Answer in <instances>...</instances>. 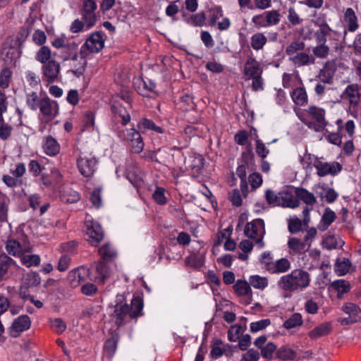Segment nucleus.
<instances>
[{"label": "nucleus", "mask_w": 361, "mask_h": 361, "mask_svg": "<svg viewBox=\"0 0 361 361\" xmlns=\"http://www.w3.org/2000/svg\"><path fill=\"white\" fill-rule=\"evenodd\" d=\"M51 59V50L47 47H42L36 54V59L42 63H46Z\"/></svg>", "instance_id": "50"}, {"label": "nucleus", "mask_w": 361, "mask_h": 361, "mask_svg": "<svg viewBox=\"0 0 361 361\" xmlns=\"http://www.w3.org/2000/svg\"><path fill=\"white\" fill-rule=\"evenodd\" d=\"M116 347H117L116 341L114 338H111L107 339L105 341L104 345V352L108 355V356L112 357L116 350Z\"/></svg>", "instance_id": "59"}, {"label": "nucleus", "mask_w": 361, "mask_h": 361, "mask_svg": "<svg viewBox=\"0 0 361 361\" xmlns=\"http://www.w3.org/2000/svg\"><path fill=\"white\" fill-rule=\"evenodd\" d=\"M291 60L295 66H302L314 63L315 59L313 56H310L305 52H300L291 58Z\"/></svg>", "instance_id": "33"}, {"label": "nucleus", "mask_w": 361, "mask_h": 361, "mask_svg": "<svg viewBox=\"0 0 361 361\" xmlns=\"http://www.w3.org/2000/svg\"><path fill=\"white\" fill-rule=\"evenodd\" d=\"M204 263V258L196 255H190L185 259L186 265L195 269L201 268Z\"/></svg>", "instance_id": "47"}, {"label": "nucleus", "mask_w": 361, "mask_h": 361, "mask_svg": "<svg viewBox=\"0 0 361 361\" xmlns=\"http://www.w3.org/2000/svg\"><path fill=\"white\" fill-rule=\"evenodd\" d=\"M351 267V262L348 258L338 259L335 263L334 270L338 276L347 274Z\"/></svg>", "instance_id": "38"}, {"label": "nucleus", "mask_w": 361, "mask_h": 361, "mask_svg": "<svg viewBox=\"0 0 361 361\" xmlns=\"http://www.w3.org/2000/svg\"><path fill=\"white\" fill-rule=\"evenodd\" d=\"M267 39L266 36L261 32L254 34L251 37V47L255 50H260L266 44Z\"/></svg>", "instance_id": "39"}, {"label": "nucleus", "mask_w": 361, "mask_h": 361, "mask_svg": "<svg viewBox=\"0 0 361 361\" xmlns=\"http://www.w3.org/2000/svg\"><path fill=\"white\" fill-rule=\"evenodd\" d=\"M188 161L189 168L197 173H200L204 167V159L200 154H194Z\"/></svg>", "instance_id": "34"}, {"label": "nucleus", "mask_w": 361, "mask_h": 361, "mask_svg": "<svg viewBox=\"0 0 361 361\" xmlns=\"http://www.w3.org/2000/svg\"><path fill=\"white\" fill-rule=\"evenodd\" d=\"M138 169L129 166L126 169V176L127 179L135 186L138 187L140 183V178L138 175Z\"/></svg>", "instance_id": "43"}, {"label": "nucleus", "mask_w": 361, "mask_h": 361, "mask_svg": "<svg viewBox=\"0 0 361 361\" xmlns=\"http://www.w3.org/2000/svg\"><path fill=\"white\" fill-rule=\"evenodd\" d=\"M344 21L348 24V30L355 32L358 28L357 18L352 8H348L344 13Z\"/></svg>", "instance_id": "31"}, {"label": "nucleus", "mask_w": 361, "mask_h": 361, "mask_svg": "<svg viewBox=\"0 0 361 361\" xmlns=\"http://www.w3.org/2000/svg\"><path fill=\"white\" fill-rule=\"evenodd\" d=\"M59 73V65L55 61L51 60L44 66V75L49 80L55 79Z\"/></svg>", "instance_id": "36"}, {"label": "nucleus", "mask_w": 361, "mask_h": 361, "mask_svg": "<svg viewBox=\"0 0 361 361\" xmlns=\"http://www.w3.org/2000/svg\"><path fill=\"white\" fill-rule=\"evenodd\" d=\"M183 20L189 25L193 27H202L206 20V15L204 12H200L192 15L183 14Z\"/></svg>", "instance_id": "23"}, {"label": "nucleus", "mask_w": 361, "mask_h": 361, "mask_svg": "<svg viewBox=\"0 0 361 361\" xmlns=\"http://www.w3.org/2000/svg\"><path fill=\"white\" fill-rule=\"evenodd\" d=\"M13 265L17 266L15 260L5 253L0 255V281L4 280L8 269Z\"/></svg>", "instance_id": "25"}, {"label": "nucleus", "mask_w": 361, "mask_h": 361, "mask_svg": "<svg viewBox=\"0 0 361 361\" xmlns=\"http://www.w3.org/2000/svg\"><path fill=\"white\" fill-rule=\"evenodd\" d=\"M24 82L29 88H41V80L39 75L32 71H27L25 73Z\"/></svg>", "instance_id": "32"}, {"label": "nucleus", "mask_w": 361, "mask_h": 361, "mask_svg": "<svg viewBox=\"0 0 361 361\" xmlns=\"http://www.w3.org/2000/svg\"><path fill=\"white\" fill-rule=\"evenodd\" d=\"M112 111L116 118H121V124L123 126L127 125L130 121V116L127 111L126 107H123L121 104H112Z\"/></svg>", "instance_id": "28"}, {"label": "nucleus", "mask_w": 361, "mask_h": 361, "mask_svg": "<svg viewBox=\"0 0 361 361\" xmlns=\"http://www.w3.org/2000/svg\"><path fill=\"white\" fill-rule=\"evenodd\" d=\"M271 321L269 319H264L259 321L252 322L250 324V331L253 333L261 331L269 325H270Z\"/></svg>", "instance_id": "62"}, {"label": "nucleus", "mask_w": 361, "mask_h": 361, "mask_svg": "<svg viewBox=\"0 0 361 361\" xmlns=\"http://www.w3.org/2000/svg\"><path fill=\"white\" fill-rule=\"evenodd\" d=\"M107 262L100 259L89 269L92 271L90 275V279L99 283H104L110 276V269L107 266Z\"/></svg>", "instance_id": "6"}, {"label": "nucleus", "mask_w": 361, "mask_h": 361, "mask_svg": "<svg viewBox=\"0 0 361 361\" xmlns=\"http://www.w3.org/2000/svg\"><path fill=\"white\" fill-rule=\"evenodd\" d=\"M97 8L94 0H83L82 16L88 28L92 27L97 20L95 11Z\"/></svg>", "instance_id": "7"}, {"label": "nucleus", "mask_w": 361, "mask_h": 361, "mask_svg": "<svg viewBox=\"0 0 361 361\" xmlns=\"http://www.w3.org/2000/svg\"><path fill=\"white\" fill-rule=\"evenodd\" d=\"M87 241L92 245H97L104 238V231L101 225L94 221L87 224Z\"/></svg>", "instance_id": "11"}, {"label": "nucleus", "mask_w": 361, "mask_h": 361, "mask_svg": "<svg viewBox=\"0 0 361 361\" xmlns=\"http://www.w3.org/2000/svg\"><path fill=\"white\" fill-rule=\"evenodd\" d=\"M20 47V45L19 44V42H16L13 35L7 37L4 44V49H8L6 53V57H8L9 55H11V61H13L14 66L16 65V60L20 56V53L18 49Z\"/></svg>", "instance_id": "16"}, {"label": "nucleus", "mask_w": 361, "mask_h": 361, "mask_svg": "<svg viewBox=\"0 0 361 361\" xmlns=\"http://www.w3.org/2000/svg\"><path fill=\"white\" fill-rule=\"evenodd\" d=\"M290 274L298 290H302L310 286V275L307 271L301 269H296L293 270Z\"/></svg>", "instance_id": "14"}, {"label": "nucleus", "mask_w": 361, "mask_h": 361, "mask_svg": "<svg viewBox=\"0 0 361 361\" xmlns=\"http://www.w3.org/2000/svg\"><path fill=\"white\" fill-rule=\"evenodd\" d=\"M235 293L239 295H247L251 292L250 284L241 280H238L233 286Z\"/></svg>", "instance_id": "45"}, {"label": "nucleus", "mask_w": 361, "mask_h": 361, "mask_svg": "<svg viewBox=\"0 0 361 361\" xmlns=\"http://www.w3.org/2000/svg\"><path fill=\"white\" fill-rule=\"evenodd\" d=\"M290 96L297 105L303 106L307 103V92H290Z\"/></svg>", "instance_id": "51"}, {"label": "nucleus", "mask_w": 361, "mask_h": 361, "mask_svg": "<svg viewBox=\"0 0 361 361\" xmlns=\"http://www.w3.org/2000/svg\"><path fill=\"white\" fill-rule=\"evenodd\" d=\"M39 109L42 114L40 118H44L45 123H50L59 114V105L57 102L51 100L48 97L41 104Z\"/></svg>", "instance_id": "8"}, {"label": "nucleus", "mask_w": 361, "mask_h": 361, "mask_svg": "<svg viewBox=\"0 0 361 361\" xmlns=\"http://www.w3.org/2000/svg\"><path fill=\"white\" fill-rule=\"evenodd\" d=\"M277 285L279 288L286 292H293L298 290L290 273L282 276L279 280Z\"/></svg>", "instance_id": "30"}, {"label": "nucleus", "mask_w": 361, "mask_h": 361, "mask_svg": "<svg viewBox=\"0 0 361 361\" xmlns=\"http://www.w3.org/2000/svg\"><path fill=\"white\" fill-rule=\"evenodd\" d=\"M299 204V200L295 198L291 192L288 191H282L280 192L279 206L295 208L298 207Z\"/></svg>", "instance_id": "22"}, {"label": "nucleus", "mask_w": 361, "mask_h": 361, "mask_svg": "<svg viewBox=\"0 0 361 361\" xmlns=\"http://www.w3.org/2000/svg\"><path fill=\"white\" fill-rule=\"evenodd\" d=\"M265 199L269 204L279 206L280 192L276 195L273 190L268 189L265 192Z\"/></svg>", "instance_id": "56"}, {"label": "nucleus", "mask_w": 361, "mask_h": 361, "mask_svg": "<svg viewBox=\"0 0 361 361\" xmlns=\"http://www.w3.org/2000/svg\"><path fill=\"white\" fill-rule=\"evenodd\" d=\"M288 247L290 249V254L295 255L305 253L310 250L311 246L309 243L305 241V239L301 241L297 238L291 237L288 239Z\"/></svg>", "instance_id": "17"}, {"label": "nucleus", "mask_w": 361, "mask_h": 361, "mask_svg": "<svg viewBox=\"0 0 361 361\" xmlns=\"http://www.w3.org/2000/svg\"><path fill=\"white\" fill-rule=\"evenodd\" d=\"M312 118L317 123L322 126L324 128L327 125V122L325 119V111L322 108H318L315 106H311L309 107L308 111Z\"/></svg>", "instance_id": "27"}, {"label": "nucleus", "mask_w": 361, "mask_h": 361, "mask_svg": "<svg viewBox=\"0 0 361 361\" xmlns=\"http://www.w3.org/2000/svg\"><path fill=\"white\" fill-rule=\"evenodd\" d=\"M30 326L31 321L30 317L26 314L20 315L12 323L11 336L13 338H16L19 336L20 333L29 329Z\"/></svg>", "instance_id": "12"}, {"label": "nucleus", "mask_w": 361, "mask_h": 361, "mask_svg": "<svg viewBox=\"0 0 361 361\" xmlns=\"http://www.w3.org/2000/svg\"><path fill=\"white\" fill-rule=\"evenodd\" d=\"M143 301L140 297H134L130 305L126 302L124 295L118 294L116 298L114 312L111 317L118 326L124 325L130 319H136L142 314Z\"/></svg>", "instance_id": "1"}, {"label": "nucleus", "mask_w": 361, "mask_h": 361, "mask_svg": "<svg viewBox=\"0 0 361 361\" xmlns=\"http://www.w3.org/2000/svg\"><path fill=\"white\" fill-rule=\"evenodd\" d=\"M94 114L92 111H88L85 113L82 125V130H90L92 128L94 125Z\"/></svg>", "instance_id": "63"}, {"label": "nucleus", "mask_w": 361, "mask_h": 361, "mask_svg": "<svg viewBox=\"0 0 361 361\" xmlns=\"http://www.w3.org/2000/svg\"><path fill=\"white\" fill-rule=\"evenodd\" d=\"M343 310L348 314L354 321H360L361 319V310L359 307L352 302L346 303L343 307Z\"/></svg>", "instance_id": "37"}, {"label": "nucleus", "mask_w": 361, "mask_h": 361, "mask_svg": "<svg viewBox=\"0 0 361 361\" xmlns=\"http://www.w3.org/2000/svg\"><path fill=\"white\" fill-rule=\"evenodd\" d=\"M137 130L141 133H145L147 130H152L158 133H162L164 130L159 127L157 126L155 123L147 118H142L139 123H137Z\"/></svg>", "instance_id": "35"}, {"label": "nucleus", "mask_w": 361, "mask_h": 361, "mask_svg": "<svg viewBox=\"0 0 361 361\" xmlns=\"http://www.w3.org/2000/svg\"><path fill=\"white\" fill-rule=\"evenodd\" d=\"M77 45L73 43L70 47V54L64 56V60H71L72 62L71 66L74 68L72 72L79 76L82 75L85 71V66L86 64V59L80 54L78 55L76 53Z\"/></svg>", "instance_id": "5"}, {"label": "nucleus", "mask_w": 361, "mask_h": 361, "mask_svg": "<svg viewBox=\"0 0 361 361\" xmlns=\"http://www.w3.org/2000/svg\"><path fill=\"white\" fill-rule=\"evenodd\" d=\"M302 315L300 313H294L283 323V326L286 329H290L302 326Z\"/></svg>", "instance_id": "42"}, {"label": "nucleus", "mask_w": 361, "mask_h": 361, "mask_svg": "<svg viewBox=\"0 0 361 361\" xmlns=\"http://www.w3.org/2000/svg\"><path fill=\"white\" fill-rule=\"evenodd\" d=\"M104 39L102 32H95L92 33L86 40L85 46L93 53L100 51L104 47Z\"/></svg>", "instance_id": "13"}, {"label": "nucleus", "mask_w": 361, "mask_h": 361, "mask_svg": "<svg viewBox=\"0 0 361 361\" xmlns=\"http://www.w3.org/2000/svg\"><path fill=\"white\" fill-rule=\"evenodd\" d=\"M101 259L106 262L112 261L116 257L117 253L111 244L107 243L98 250Z\"/></svg>", "instance_id": "29"}, {"label": "nucleus", "mask_w": 361, "mask_h": 361, "mask_svg": "<svg viewBox=\"0 0 361 361\" xmlns=\"http://www.w3.org/2000/svg\"><path fill=\"white\" fill-rule=\"evenodd\" d=\"M287 18L288 22L293 26L300 25L302 21V19L300 18L295 10L292 7L288 10Z\"/></svg>", "instance_id": "64"}, {"label": "nucleus", "mask_w": 361, "mask_h": 361, "mask_svg": "<svg viewBox=\"0 0 361 361\" xmlns=\"http://www.w3.org/2000/svg\"><path fill=\"white\" fill-rule=\"evenodd\" d=\"M268 27L276 25L281 20V14L276 10L266 11Z\"/></svg>", "instance_id": "49"}, {"label": "nucleus", "mask_w": 361, "mask_h": 361, "mask_svg": "<svg viewBox=\"0 0 361 361\" xmlns=\"http://www.w3.org/2000/svg\"><path fill=\"white\" fill-rule=\"evenodd\" d=\"M267 270L271 274H281L286 272L290 268V262L286 258H281L276 262L265 261Z\"/></svg>", "instance_id": "15"}, {"label": "nucleus", "mask_w": 361, "mask_h": 361, "mask_svg": "<svg viewBox=\"0 0 361 361\" xmlns=\"http://www.w3.org/2000/svg\"><path fill=\"white\" fill-rule=\"evenodd\" d=\"M276 355L282 360H293L296 357L295 352L286 347L280 348L277 350Z\"/></svg>", "instance_id": "46"}, {"label": "nucleus", "mask_w": 361, "mask_h": 361, "mask_svg": "<svg viewBox=\"0 0 361 361\" xmlns=\"http://www.w3.org/2000/svg\"><path fill=\"white\" fill-rule=\"evenodd\" d=\"M250 284L255 288L263 289L267 286L268 281L265 277H261L258 275H255L250 276Z\"/></svg>", "instance_id": "48"}, {"label": "nucleus", "mask_w": 361, "mask_h": 361, "mask_svg": "<svg viewBox=\"0 0 361 361\" xmlns=\"http://www.w3.org/2000/svg\"><path fill=\"white\" fill-rule=\"evenodd\" d=\"M314 166L317 169V173L320 177L327 175L335 176L342 169V166L338 162H323L317 158L314 164Z\"/></svg>", "instance_id": "9"}, {"label": "nucleus", "mask_w": 361, "mask_h": 361, "mask_svg": "<svg viewBox=\"0 0 361 361\" xmlns=\"http://www.w3.org/2000/svg\"><path fill=\"white\" fill-rule=\"evenodd\" d=\"M245 329L241 324H235L230 327L228 331V338L231 342H235L239 339L240 335L242 334Z\"/></svg>", "instance_id": "44"}, {"label": "nucleus", "mask_w": 361, "mask_h": 361, "mask_svg": "<svg viewBox=\"0 0 361 361\" xmlns=\"http://www.w3.org/2000/svg\"><path fill=\"white\" fill-rule=\"evenodd\" d=\"M260 350L264 358L271 359L274 352L276 350V345L272 342H269Z\"/></svg>", "instance_id": "61"}, {"label": "nucleus", "mask_w": 361, "mask_h": 361, "mask_svg": "<svg viewBox=\"0 0 361 361\" xmlns=\"http://www.w3.org/2000/svg\"><path fill=\"white\" fill-rule=\"evenodd\" d=\"M262 69L259 63L254 58H250L247 60L244 66V74L249 77L252 78L257 75H261Z\"/></svg>", "instance_id": "20"}, {"label": "nucleus", "mask_w": 361, "mask_h": 361, "mask_svg": "<svg viewBox=\"0 0 361 361\" xmlns=\"http://www.w3.org/2000/svg\"><path fill=\"white\" fill-rule=\"evenodd\" d=\"M288 222V228L290 233H297L302 230V222L298 217L290 218Z\"/></svg>", "instance_id": "52"}, {"label": "nucleus", "mask_w": 361, "mask_h": 361, "mask_svg": "<svg viewBox=\"0 0 361 361\" xmlns=\"http://www.w3.org/2000/svg\"><path fill=\"white\" fill-rule=\"evenodd\" d=\"M265 234L264 221L262 219H256L247 223L245 228V235L250 238L256 239L255 243L262 248L264 246L263 238Z\"/></svg>", "instance_id": "3"}, {"label": "nucleus", "mask_w": 361, "mask_h": 361, "mask_svg": "<svg viewBox=\"0 0 361 361\" xmlns=\"http://www.w3.org/2000/svg\"><path fill=\"white\" fill-rule=\"evenodd\" d=\"M329 48L325 44H318V45L312 49L314 55L320 59L326 58L329 54Z\"/></svg>", "instance_id": "57"}, {"label": "nucleus", "mask_w": 361, "mask_h": 361, "mask_svg": "<svg viewBox=\"0 0 361 361\" xmlns=\"http://www.w3.org/2000/svg\"><path fill=\"white\" fill-rule=\"evenodd\" d=\"M43 149L46 154L54 157L60 152V145L56 139L51 136H47L43 142Z\"/></svg>", "instance_id": "19"}, {"label": "nucleus", "mask_w": 361, "mask_h": 361, "mask_svg": "<svg viewBox=\"0 0 361 361\" xmlns=\"http://www.w3.org/2000/svg\"><path fill=\"white\" fill-rule=\"evenodd\" d=\"M344 242L335 235H329L323 240V246L327 250L336 249L338 246H343Z\"/></svg>", "instance_id": "41"}, {"label": "nucleus", "mask_w": 361, "mask_h": 361, "mask_svg": "<svg viewBox=\"0 0 361 361\" xmlns=\"http://www.w3.org/2000/svg\"><path fill=\"white\" fill-rule=\"evenodd\" d=\"M152 197L154 201L160 205H163L166 203V197L165 196V190L164 188L157 187Z\"/></svg>", "instance_id": "58"}, {"label": "nucleus", "mask_w": 361, "mask_h": 361, "mask_svg": "<svg viewBox=\"0 0 361 361\" xmlns=\"http://www.w3.org/2000/svg\"><path fill=\"white\" fill-rule=\"evenodd\" d=\"M336 215L330 208H326L322 216L320 224L318 225V229L324 231L336 220Z\"/></svg>", "instance_id": "26"}, {"label": "nucleus", "mask_w": 361, "mask_h": 361, "mask_svg": "<svg viewBox=\"0 0 361 361\" xmlns=\"http://www.w3.org/2000/svg\"><path fill=\"white\" fill-rule=\"evenodd\" d=\"M21 262L27 267H37L40 264V257L37 255H24L21 258Z\"/></svg>", "instance_id": "55"}, {"label": "nucleus", "mask_w": 361, "mask_h": 361, "mask_svg": "<svg viewBox=\"0 0 361 361\" xmlns=\"http://www.w3.org/2000/svg\"><path fill=\"white\" fill-rule=\"evenodd\" d=\"M97 160L91 154L87 155L81 152L77 159L80 173L85 177H91L97 169Z\"/></svg>", "instance_id": "4"}, {"label": "nucleus", "mask_w": 361, "mask_h": 361, "mask_svg": "<svg viewBox=\"0 0 361 361\" xmlns=\"http://www.w3.org/2000/svg\"><path fill=\"white\" fill-rule=\"evenodd\" d=\"M140 133L135 128L124 129L118 130V136L122 141L128 142L132 152L139 154L144 148V142Z\"/></svg>", "instance_id": "2"}, {"label": "nucleus", "mask_w": 361, "mask_h": 361, "mask_svg": "<svg viewBox=\"0 0 361 361\" xmlns=\"http://www.w3.org/2000/svg\"><path fill=\"white\" fill-rule=\"evenodd\" d=\"M11 71L8 68L2 69L0 73V88L6 89L8 86Z\"/></svg>", "instance_id": "60"}, {"label": "nucleus", "mask_w": 361, "mask_h": 361, "mask_svg": "<svg viewBox=\"0 0 361 361\" xmlns=\"http://www.w3.org/2000/svg\"><path fill=\"white\" fill-rule=\"evenodd\" d=\"M332 330L331 322H324L315 326L308 335L312 339H317L324 336L328 335Z\"/></svg>", "instance_id": "21"}, {"label": "nucleus", "mask_w": 361, "mask_h": 361, "mask_svg": "<svg viewBox=\"0 0 361 361\" xmlns=\"http://www.w3.org/2000/svg\"><path fill=\"white\" fill-rule=\"evenodd\" d=\"M295 196L299 200H302L307 205L312 206L316 202V197L312 192H309L303 188H296L295 190Z\"/></svg>", "instance_id": "24"}, {"label": "nucleus", "mask_w": 361, "mask_h": 361, "mask_svg": "<svg viewBox=\"0 0 361 361\" xmlns=\"http://www.w3.org/2000/svg\"><path fill=\"white\" fill-rule=\"evenodd\" d=\"M6 249L9 255L18 256L20 253L21 245L15 240H8L7 242Z\"/></svg>", "instance_id": "54"}, {"label": "nucleus", "mask_w": 361, "mask_h": 361, "mask_svg": "<svg viewBox=\"0 0 361 361\" xmlns=\"http://www.w3.org/2000/svg\"><path fill=\"white\" fill-rule=\"evenodd\" d=\"M47 96L42 92H32L27 95V104L32 110H37Z\"/></svg>", "instance_id": "18"}, {"label": "nucleus", "mask_w": 361, "mask_h": 361, "mask_svg": "<svg viewBox=\"0 0 361 361\" xmlns=\"http://www.w3.org/2000/svg\"><path fill=\"white\" fill-rule=\"evenodd\" d=\"M51 327L58 334H62L67 328L66 324L61 318L50 320Z\"/></svg>", "instance_id": "53"}, {"label": "nucleus", "mask_w": 361, "mask_h": 361, "mask_svg": "<svg viewBox=\"0 0 361 361\" xmlns=\"http://www.w3.org/2000/svg\"><path fill=\"white\" fill-rule=\"evenodd\" d=\"M90 274H92V271L82 266L71 271L68 274L67 279L72 287H77L81 283L85 282L87 278L90 279Z\"/></svg>", "instance_id": "10"}, {"label": "nucleus", "mask_w": 361, "mask_h": 361, "mask_svg": "<svg viewBox=\"0 0 361 361\" xmlns=\"http://www.w3.org/2000/svg\"><path fill=\"white\" fill-rule=\"evenodd\" d=\"M341 98L348 100L352 106H357L361 100V92H343Z\"/></svg>", "instance_id": "40"}]
</instances>
